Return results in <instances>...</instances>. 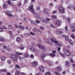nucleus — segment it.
Instances as JSON below:
<instances>
[{
  "label": "nucleus",
  "instance_id": "obj_1",
  "mask_svg": "<svg viewBox=\"0 0 75 75\" xmlns=\"http://www.w3.org/2000/svg\"><path fill=\"white\" fill-rule=\"evenodd\" d=\"M15 54L16 55L14 54H12L11 56V58L13 61H17V57L20 60H21L22 59H24V57L21 58L20 56H18L23 55V53H22L16 52Z\"/></svg>",
  "mask_w": 75,
  "mask_h": 75
},
{
  "label": "nucleus",
  "instance_id": "obj_2",
  "mask_svg": "<svg viewBox=\"0 0 75 75\" xmlns=\"http://www.w3.org/2000/svg\"><path fill=\"white\" fill-rule=\"evenodd\" d=\"M29 8L31 13H33V14H34V16L35 17L38 18H40V15L37 13H35V11H34V9H33V5L30 6L29 7Z\"/></svg>",
  "mask_w": 75,
  "mask_h": 75
},
{
  "label": "nucleus",
  "instance_id": "obj_3",
  "mask_svg": "<svg viewBox=\"0 0 75 75\" xmlns=\"http://www.w3.org/2000/svg\"><path fill=\"white\" fill-rule=\"evenodd\" d=\"M51 41L53 42H54L55 44H57L58 46H59L60 47L61 46H62V44L60 43H59L58 41H56L55 39L54 38H52L51 40Z\"/></svg>",
  "mask_w": 75,
  "mask_h": 75
},
{
  "label": "nucleus",
  "instance_id": "obj_4",
  "mask_svg": "<svg viewBox=\"0 0 75 75\" xmlns=\"http://www.w3.org/2000/svg\"><path fill=\"white\" fill-rule=\"evenodd\" d=\"M64 52L65 55H67V56H69V55H71V52L67 50H64Z\"/></svg>",
  "mask_w": 75,
  "mask_h": 75
},
{
  "label": "nucleus",
  "instance_id": "obj_5",
  "mask_svg": "<svg viewBox=\"0 0 75 75\" xmlns=\"http://www.w3.org/2000/svg\"><path fill=\"white\" fill-rule=\"evenodd\" d=\"M59 11L61 13H64L65 12L64 8L62 6H60L59 8Z\"/></svg>",
  "mask_w": 75,
  "mask_h": 75
},
{
  "label": "nucleus",
  "instance_id": "obj_6",
  "mask_svg": "<svg viewBox=\"0 0 75 75\" xmlns=\"http://www.w3.org/2000/svg\"><path fill=\"white\" fill-rule=\"evenodd\" d=\"M55 23L56 26H59L61 24V22L59 21H57L55 23H54V24Z\"/></svg>",
  "mask_w": 75,
  "mask_h": 75
},
{
  "label": "nucleus",
  "instance_id": "obj_7",
  "mask_svg": "<svg viewBox=\"0 0 75 75\" xmlns=\"http://www.w3.org/2000/svg\"><path fill=\"white\" fill-rule=\"evenodd\" d=\"M32 65L33 67H35L38 65V62L37 61H35L32 63Z\"/></svg>",
  "mask_w": 75,
  "mask_h": 75
},
{
  "label": "nucleus",
  "instance_id": "obj_8",
  "mask_svg": "<svg viewBox=\"0 0 75 75\" xmlns=\"http://www.w3.org/2000/svg\"><path fill=\"white\" fill-rule=\"evenodd\" d=\"M56 53V51L55 50H52V53L50 54V56L51 57H55V53Z\"/></svg>",
  "mask_w": 75,
  "mask_h": 75
},
{
  "label": "nucleus",
  "instance_id": "obj_9",
  "mask_svg": "<svg viewBox=\"0 0 75 75\" xmlns=\"http://www.w3.org/2000/svg\"><path fill=\"white\" fill-rule=\"evenodd\" d=\"M6 14L8 15L9 17H13V15H12L11 13H10V11H7L6 12Z\"/></svg>",
  "mask_w": 75,
  "mask_h": 75
},
{
  "label": "nucleus",
  "instance_id": "obj_10",
  "mask_svg": "<svg viewBox=\"0 0 75 75\" xmlns=\"http://www.w3.org/2000/svg\"><path fill=\"white\" fill-rule=\"evenodd\" d=\"M28 48H30V50H31L32 51H33V52H34V51H35V48L29 46Z\"/></svg>",
  "mask_w": 75,
  "mask_h": 75
},
{
  "label": "nucleus",
  "instance_id": "obj_11",
  "mask_svg": "<svg viewBox=\"0 0 75 75\" xmlns=\"http://www.w3.org/2000/svg\"><path fill=\"white\" fill-rule=\"evenodd\" d=\"M37 46L39 48H40V49H41V50H44V47H43L39 44H38L37 45Z\"/></svg>",
  "mask_w": 75,
  "mask_h": 75
},
{
  "label": "nucleus",
  "instance_id": "obj_12",
  "mask_svg": "<svg viewBox=\"0 0 75 75\" xmlns=\"http://www.w3.org/2000/svg\"><path fill=\"white\" fill-rule=\"evenodd\" d=\"M56 69L57 71H61L62 68L61 67L59 66L56 68Z\"/></svg>",
  "mask_w": 75,
  "mask_h": 75
},
{
  "label": "nucleus",
  "instance_id": "obj_13",
  "mask_svg": "<svg viewBox=\"0 0 75 75\" xmlns=\"http://www.w3.org/2000/svg\"><path fill=\"white\" fill-rule=\"evenodd\" d=\"M43 61L45 62V63H48L49 65H50V66H51L52 65V64H51V62H48V61H47V60H44L43 59Z\"/></svg>",
  "mask_w": 75,
  "mask_h": 75
},
{
  "label": "nucleus",
  "instance_id": "obj_14",
  "mask_svg": "<svg viewBox=\"0 0 75 75\" xmlns=\"http://www.w3.org/2000/svg\"><path fill=\"white\" fill-rule=\"evenodd\" d=\"M39 69L40 71H42L43 72H44V67L42 66H40L39 67Z\"/></svg>",
  "mask_w": 75,
  "mask_h": 75
},
{
  "label": "nucleus",
  "instance_id": "obj_15",
  "mask_svg": "<svg viewBox=\"0 0 75 75\" xmlns=\"http://www.w3.org/2000/svg\"><path fill=\"white\" fill-rule=\"evenodd\" d=\"M62 37H65V40L66 41H68V39H69V38L68 36H65V35H63Z\"/></svg>",
  "mask_w": 75,
  "mask_h": 75
},
{
  "label": "nucleus",
  "instance_id": "obj_16",
  "mask_svg": "<svg viewBox=\"0 0 75 75\" xmlns=\"http://www.w3.org/2000/svg\"><path fill=\"white\" fill-rule=\"evenodd\" d=\"M48 11V9L47 8H45L44 10V13L45 14H47V13Z\"/></svg>",
  "mask_w": 75,
  "mask_h": 75
},
{
  "label": "nucleus",
  "instance_id": "obj_17",
  "mask_svg": "<svg viewBox=\"0 0 75 75\" xmlns=\"http://www.w3.org/2000/svg\"><path fill=\"white\" fill-rule=\"evenodd\" d=\"M69 44L71 45H74V42L72 41L71 40H69Z\"/></svg>",
  "mask_w": 75,
  "mask_h": 75
},
{
  "label": "nucleus",
  "instance_id": "obj_18",
  "mask_svg": "<svg viewBox=\"0 0 75 75\" xmlns=\"http://www.w3.org/2000/svg\"><path fill=\"white\" fill-rule=\"evenodd\" d=\"M2 7L4 8H6L7 7V5L6 4H4L2 6Z\"/></svg>",
  "mask_w": 75,
  "mask_h": 75
},
{
  "label": "nucleus",
  "instance_id": "obj_19",
  "mask_svg": "<svg viewBox=\"0 0 75 75\" xmlns=\"http://www.w3.org/2000/svg\"><path fill=\"white\" fill-rule=\"evenodd\" d=\"M7 3L8 4H9V6H13V4H11V2H10V0H9L8 2Z\"/></svg>",
  "mask_w": 75,
  "mask_h": 75
},
{
  "label": "nucleus",
  "instance_id": "obj_20",
  "mask_svg": "<svg viewBox=\"0 0 75 75\" xmlns=\"http://www.w3.org/2000/svg\"><path fill=\"white\" fill-rule=\"evenodd\" d=\"M18 28H20L22 30H24V27L20 25H18Z\"/></svg>",
  "mask_w": 75,
  "mask_h": 75
},
{
  "label": "nucleus",
  "instance_id": "obj_21",
  "mask_svg": "<svg viewBox=\"0 0 75 75\" xmlns=\"http://www.w3.org/2000/svg\"><path fill=\"white\" fill-rule=\"evenodd\" d=\"M59 54L60 55H61V57H63V58L65 57V55L64 54H62V53L61 52H59Z\"/></svg>",
  "mask_w": 75,
  "mask_h": 75
},
{
  "label": "nucleus",
  "instance_id": "obj_22",
  "mask_svg": "<svg viewBox=\"0 0 75 75\" xmlns=\"http://www.w3.org/2000/svg\"><path fill=\"white\" fill-rule=\"evenodd\" d=\"M21 40V39L20 38L18 37L16 38V41H17V42H19V41H20Z\"/></svg>",
  "mask_w": 75,
  "mask_h": 75
},
{
  "label": "nucleus",
  "instance_id": "obj_23",
  "mask_svg": "<svg viewBox=\"0 0 75 75\" xmlns=\"http://www.w3.org/2000/svg\"><path fill=\"white\" fill-rule=\"evenodd\" d=\"M20 75V72L18 71H16L15 72V75Z\"/></svg>",
  "mask_w": 75,
  "mask_h": 75
},
{
  "label": "nucleus",
  "instance_id": "obj_24",
  "mask_svg": "<svg viewBox=\"0 0 75 75\" xmlns=\"http://www.w3.org/2000/svg\"><path fill=\"white\" fill-rule=\"evenodd\" d=\"M52 18L53 19H56L57 18V16L53 15L52 16Z\"/></svg>",
  "mask_w": 75,
  "mask_h": 75
},
{
  "label": "nucleus",
  "instance_id": "obj_25",
  "mask_svg": "<svg viewBox=\"0 0 75 75\" xmlns=\"http://www.w3.org/2000/svg\"><path fill=\"white\" fill-rule=\"evenodd\" d=\"M6 59V57H2L1 58V61H4Z\"/></svg>",
  "mask_w": 75,
  "mask_h": 75
},
{
  "label": "nucleus",
  "instance_id": "obj_26",
  "mask_svg": "<svg viewBox=\"0 0 75 75\" xmlns=\"http://www.w3.org/2000/svg\"><path fill=\"white\" fill-rule=\"evenodd\" d=\"M12 26L11 25H8V29H11L12 28Z\"/></svg>",
  "mask_w": 75,
  "mask_h": 75
},
{
  "label": "nucleus",
  "instance_id": "obj_27",
  "mask_svg": "<svg viewBox=\"0 0 75 75\" xmlns=\"http://www.w3.org/2000/svg\"><path fill=\"white\" fill-rule=\"evenodd\" d=\"M19 49H20V50H24V46H21L19 47Z\"/></svg>",
  "mask_w": 75,
  "mask_h": 75
},
{
  "label": "nucleus",
  "instance_id": "obj_28",
  "mask_svg": "<svg viewBox=\"0 0 75 75\" xmlns=\"http://www.w3.org/2000/svg\"><path fill=\"white\" fill-rule=\"evenodd\" d=\"M45 75H51L50 72H47L45 74Z\"/></svg>",
  "mask_w": 75,
  "mask_h": 75
},
{
  "label": "nucleus",
  "instance_id": "obj_29",
  "mask_svg": "<svg viewBox=\"0 0 75 75\" xmlns=\"http://www.w3.org/2000/svg\"><path fill=\"white\" fill-rule=\"evenodd\" d=\"M54 73L56 75H61V74H60L59 73H58L57 72H54Z\"/></svg>",
  "mask_w": 75,
  "mask_h": 75
},
{
  "label": "nucleus",
  "instance_id": "obj_30",
  "mask_svg": "<svg viewBox=\"0 0 75 75\" xmlns=\"http://www.w3.org/2000/svg\"><path fill=\"white\" fill-rule=\"evenodd\" d=\"M16 67L17 68H18V69H20V66H19V65L18 64H16Z\"/></svg>",
  "mask_w": 75,
  "mask_h": 75
},
{
  "label": "nucleus",
  "instance_id": "obj_31",
  "mask_svg": "<svg viewBox=\"0 0 75 75\" xmlns=\"http://www.w3.org/2000/svg\"><path fill=\"white\" fill-rule=\"evenodd\" d=\"M50 20H51V19L48 18H46V21H48Z\"/></svg>",
  "mask_w": 75,
  "mask_h": 75
},
{
  "label": "nucleus",
  "instance_id": "obj_32",
  "mask_svg": "<svg viewBox=\"0 0 75 75\" xmlns=\"http://www.w3.org/2000/svg\"><path fill=\"white\" fill-rule=\"evenodd\" d=\"M71 29H73L72 30V31L73 32L74 31L75 32V27H73L71 28Z\"/></svg>",
  "mask_w": 75,
  "mask_h": 75
},
{
  "label": "nucleus",
  "instance_id": "obj_33",
  "mask_svg": "<svg viewBox=\"0 0 75 75\" xmlns=\"http://www.w3.org/2000/svg\"><path fill=\"white\" fill-rule=\"evenodd\" d=\"M28 54H25L24 55V57L25 58H28Z\"/></svg>",
  "mask_w": 75,
  "mask_h": 75
},
{
  "label": "nucleus",
  "instance_id": "obj_34",
  "mask_svg": "<svg viewBox=\"0 0 75 75\" xmlns=\"http://www.w3.org/2000/svg\"><path fill=\"white\" fill-rule=\"evenodd\" d=\"M0 40L1 41H4V38H0Z\"/></svg>",
  "mask_w": 75,
  "mask_h": 75
},
{
  "label": "nucleus",
  "instance_id": "obj_35",
  "mask_svg": "<svg viewBox=\"0 0 75 75\" xmlns=\"http://www.w3.org/2000/svg\"><path fill=\"white\" fill-rule=\"evenodd\" d=\"M71 38H73V39L75 38V35H74L73 34H71Z\"/></svg>",
  "mask_w": 75,
  "mask_h": 75
},
{
  "label": "nucleus",
  "instance_id": "obj_36",
  "mask_svg": "<svg viewBox=\"0 0 75 75\" xmlns=\"http://www.w3.org/2000/svg\"><path fill=\"white\" fill-rule=\"evenodd\" d=\"M72 6L71 5H69L67 7L68 9H69L70 8H71Z\"/></svg>",
  "mask_w": 75,
  "mask_h": 75
},
{
  "label": "nucleus",
  "instance_id": "obj_37",
  "mask_svg": "<svg viewBox=\"0 0 75 75\" xmlns=\"http://www.w3.org/2000/svg\"><path fill=\"white\" fill-rule=\"evenodd\" d=\"M45 57V54H42L41 56V57L42 59L44 58Z\"/></svg>",
  "mask_w": 75,
  "mask_h": 75
},
{
  "label": "nucleus",
  "instance_id": "obj_38",
  "mask_svg": "<svg viewBox=\"0 0 75 75\" xmlns=\"http://www.w3.org/2000/svg\"><path fill=\"white\" fill-rule=\"evenodd\" d=\"M40 20L41 21H42V22H44V23H45V21H44V20L43 18H40Z\"/></svg>",
  "mask_w": 75,
  "mask_h": 75
},
{
  "label": "nucleus",
  "instance_id": "obj_39",
  "mask_svg": "<svg viewBox=\"0 0 75 75\" xmlns=\"http://www.w3.org/2000/svg\"><path fill=\"white\" fill-rule=\"evenodd\" d=\"M20 74H21V75H26V74H25V73H23V72H21L20 73Z\"/></svg>",
  "mask_w": 75,
  "mask_h": 75
},
{
  "label": "nucleus",
  "instance_id": "obj_40",
  "mask_svg": "<svg viewBox=\"0 0 75 75\" xmlns=\"http://www.w3.org/2000/svg\"><path fill=\"white\" fill-rule=\"evenodd\" d=\"M35 22L36 23H40V21L38 20H36Z\"/></svg>",
  "mask_w": 75,
  "mask_h": 75
},
{
  "label": "nucleus",
  "instance_id": "obj_41",
  "mask_svg": "<svg viewBox=\"0 0 75 75\" xmlns=\"http://www.w3.org/2000/svg\"><path fill=\"white\" fill-rule=\"evenodd\" d=\"M40 29H41V30H44V28L42 26H40Z\"/></svg>",
  "mask_w": 75,
  "mask_h": 75
},
{
  "label": "nucleus",
  "instance_id": "obj_42",
  "mask_svg": "<svg viewBox=\"0 0 75 75\" xmlns=\"http://www.w3.org/2000/svg\"><path fill=\"white\" fill-rule=\"evenodd\" d=\"M70 62L71 63H73L74 62V60H73V59H70Z\"/></svg>",
  "mask_w": 75,
  "mask_h": 75
},
{
  "label": "nucleus",
  "instance_id": "obj_43",
  "mask_svg": "<svg viewBox=\"0 0 75 75\" xmlns=\"http://www.w3.org/2000/svg\"><path fill=\"white\" fill-rule=\"evenodd\" d=\"M65 29L66 30V31H68V27H67V26H66L65 27Z\"/></svg>",
  "mask_w": 75,
  "mask_h": 75
},
{
  "label": "nucleus",
  "instance_id": "obj_44",
  "mask_svg": "<svg viewBox=\"0 0 75 75\" xmlns=\"http://www.w3.org/2000/svg\"><path fill=\"white\" fill-rule=\"evenodd\" d=\"M7 62H8V64H10L11 62V60H8L7 61Z\"/></svg>",
  "mask_w": 75,
  "mask_h": 75
},
{
  "label": "nucleus",
  "instance_id": "obj_45",
  "mask_svg": "<svg viewBox=\"0 0 75 75\" xmlns=\"http://www.w3.org/2000/svg\"><path fill=\"white\" fill-rule=\"evenodd\" d=\"M57 32H59V33L60 34H62V33H63V32L62 31H57Z\"/></svg>",
  "mask_w": 75,
  "mask_h": 75
},
{
  "label": "nucleus",
  "instance_id": "obj_46",
  "mask_svg": "<svg viewBox=\"0 0 75 75\" xmlns=\"http://www.w3.org/2000/svg\"><path fill=\"white\" fill-rule=\"evenodd\" d=\"M30 34L31 35H35V34L32 32H30Z\"/></svg>",
  "mask_w": 75,
  "mask_h": 75
},
{
  "label": "nucleus",
  "instance_id": "obj_47",
  "mask_svg": "<svg viewBox=\"0 0 75 75\" xmlns=\"http://www.w3.org/2000/svg\"><path fill=\"white\" fill-rule=\"evenodd\" d=\"M40 9V7H37L36 8V10H39Z\"/></svg>",
  "mask_w": 75,
  "mask_h": 75
},
{
  "label": "nucleus",
  "instance_id": "obj_48",
  "mask_svg": "<svg viewBox=\"0 0 75 75\" xmlns=\"http://www.w3.org/2000/svg\"><path fill=\"white\" fill-rule=\"evenodd\" d=\"M30 23L32 24H34V21H33L31 20L30 21Z\"/></svg>",
  "mask_w": 75,
  "mask_h": 75
},
{
  "label": "nucleus",
  "instance_id": "obj_49",
  "mask_svg": "<svg viewBox=\"0 0 75 75\" xmlns=\"http://www.w3.org/2000/svg\"><path fill=\"white\" fill-rule=\"evenodd\" d=\"M57 12V11H54L52 12V14H55Z\"/></svg>",
  "mask_w": 75,
  "mask_h": 75
},
{
  "label": "nucleus",
  "instance_id": "obj_50",
  "mask_svg": "<svg viewBox=\"0 0 75 75\" xmlns=\"http://www.w3.org/2000/svg\"><path fill=\"white\" fill-rule=\"evenodd\" d=\"M66 65L67 66L69 65V62H68L67 61L66 62Z\"/></svg>",
  "mask_w": 75,
  "mask_h": 75
},
{
  "label": "nucleus",
  "instance_id": "obj_51",
  "mask_svg": "<svg viewBox=\"0 0 75 75\" xmlns=\"http://www.w3.org/2000/svg\"><path fill=\"white\" fill-rule=\"evenodd\" d=\"M14 26L15 27L17 28H19L18 27V26L17 25H15Z\"/></svg>",
  "mask_w": 75,
  "mask_h": 75
},
{
  "label": "nucleus",
  "instance_id": "obj_52",
  "mask_svg": "<svg viewBox=\"0 0 75 75\" xmlns=\"http://www.w3.org/2000/svg\"><path fill=\"white\" fill-rule=\"evenodd\" d=\"M51 26L52 27V28H55L56 27L55 26H54V25L52 24L51 25Z\"/></svg>",
  "mask_w": 75,
  "mask_h": 75
},
{
  "label": "nucleus",
  "instance_id": "obj_53",
  "mask_svg": "<svg viewBox=\"0 0 75 75\" xmlns=\"http://www.w3.org/2000/svg\"><path fill=\"white\" fill-rule=\"evenodd\" d=\"M57 49L58 51H59L61 50V48L60 47H58Z\"/></svg>",
  "mask_w": 75,
  "mask_h": 75
},
{
  "label": "nucleus",
  "instance_id": "obj_54",
  "mask_svg": "<svg viewBox=\"0 0 75 75\" xmlns=\"http://www.w3.org/2000/svg\"><path fill=\"white\" fill-rule=\"evenodd\" d=\"M2 72H6V71H7V70L6 69H3L2 70Z\"/></svg>",
  "mask_w": 75,
  "mask_h": 75
},
{
  "label": "nucleus",
  "instance_id": "obj_55",
  "mask_svg": "<svg viewBox=\"0 0 75 75\" xmlns=\"http://www.w3.org/2000/svg\"><path fill=\"white\" fill-rule=\"evenodd\" d=\"M3 31V29L1 28H0V32H2Z\"/></svg>",
  "mask_w": 75,
  "mask_h": 75
},
{
  "label": "nucleus",
  "instance_id": "obj_56",
  "mask_svg": "<svg viewBox=\"0 0 75 75\" xmlns=\"http://www.w3.org/2000/svg\"><path fill=\"white\" fill-rule=\"evenodd\" d=\"M67 21H70V18H67Z\"/></svg>",
  "mask_w": 75,
  "mask_h": 75
},
{
  "label": "nucleus",
  "instance_id": "obj_57",
  "mask_svg": "<svg viewBox=\"0 0 75 75\" xmlns=\"http://www.w3.org/2000/svg\"><path fill=\"white\" fill-rule=\"evenodd\" d=\"M30 57L32 58H34V55L32 54L30 55Z\"/></svg>",
  "mask_w": 75,
  "mask_h": 75
},
{
  "label": "nucleus",
  "instance_id": "obj_58",
  "mask_svg": "<svg viewBox=\"0 0 75 75\" xmlns=\"http://www.w3.org/2000/svg\"><path fill=\"white\" fill-rule=\"evenodd\" d=\"M65 73H66L65 71H64L63 72L62 74H63V75H65Z\"/></svg>",
  "mask_w": 75,
  "mask_h": 75
},
{
  "label": "nucleus",
  "instance_id": "obj_59",
  "mask_svg": "<svg viewBox=\"0 0 75 75\" xmlns=\"http://www.w3.org/2000/svg\"><path fill=\"white\" fill-rule=\"evenodd\" d=\"M9 33L11 35L12 34V32L11 31H9Z\"/></svg>",
  "mask_w": 75,
  "mask_h": 75
},
{
  "label": "nucleus",
  "instance_id": "obj_60",
  "mask_svg": "<svg viewBox=\"0 0 75 75\" xmlns=\"http://www.w3.org/2000/svg\"><path fill=\"white\" fill-rule=\"evenodd\" d=\"M7 75H10V73L9 72H8L6 73Z\"/></svg>",
  "mask_w": 75,
  "mask_h": 75
},
{
  "label": "nucleus",
  "instance_id": "obj_61",
  "mask_svg": "<svg viewBox=\"0 0 75 75\" xmlns=\"http://www.w3.org/2000/svg\"><path fill=\"white\" fill-rule=\"evenodd\" d=\"M52 6V3H51L49 4L50 6Z\"/></svg>",
  "mask_w": 75,
  "mask_h": 75
},
{
  "label": "nucleus",
  "instance_id": "obj_62",
  "mask_svg": "<svg viewBox=\"0 0 75 75\" xmlns=\"http://www.w3.org/2000/svg\"><path fill=\"white\" fill-rule=\"evenodd\" d=\"M28 1V0H25V3H26Z\"/></svg>",
  "mask_w": 75,
  "mask_h": 75
},
{
  "label": "nucleus",
  "instance_id": "obj_63",
  "mask_svg": "<svg viewBox=\"0 0 75 75\" xmlns=\"http://www.w3.org/2000/svg\"><path fill=\"white\" fill-rule=\"evenodd\" d=\"M3 28L4 29H7V28L6 27L4 26L3 27Z\"/></svg>",
  "mask_w": 75,
  "mask_h": 75
},
{
  "label": "nucleus",
  "instance_id": "obj_64",
  "mask_svg": "<svg viewBox=\"0 0 75 75\" xmlns=\"http://www.w3.org/2000/svg\"><path fill=\"white\" fill-rule=\"evenodd\" d=\"M72 66H73V67H75V64H73Z\"/></svg>",
  "mask_w": 75,
  "mask_h": 75
}]
</instances>
